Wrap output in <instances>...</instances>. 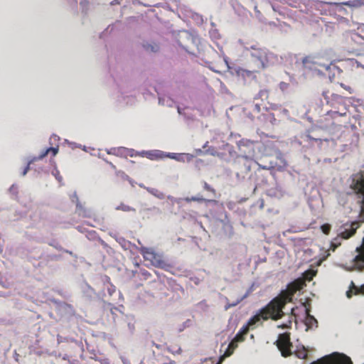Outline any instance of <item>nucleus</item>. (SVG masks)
<instances>
[{
  "instance_id": "f257e3e1",
  "label": "nucleus",
  "mask_w": 364,
  "mask_h": 364,
  "mask_svg": "<svg viewBox=\"0 0 364 364\" xmlns=\"http://www.w3.org/2000/svg\"><path fill=\"white\" fill-rule=\"evenodd\" d=\"M304 285V282L301 279H296L290 283L287 286V289L283 291L279 296L274 298L269 304L262 309L258 314L249 319L247 324L243 326L235 335V341L242 342L244 340V336L249 329L262 324V321L267 320L269 318L273 320L282 318L284 315L282 309L284 305L291 301L294 293L301 289Z\"/></svg>"
},
{
  "instance_id": "f03ea898",
  "label": "nucleus",
  "mask_w": 364,
  "mask_h": 364,
  "mask_svg": "<svg viewBox=\"0 0 364 364\" xmlns=\"http://www.w3.org/2000/svg\"><path fill=\"white\" fill-rule=\"evenodd\" d=\"M303 64L306 69L314 70L319 75L327 76L330 80L335 76L336 66L333 65V60L327 55L307 56L303 59Z\"/></svg>"
},
{
  "instance_id": "7ed1b4c3",
  "label": "nucleus",
  "mask_w": 364,
  "mask_h": 364,
  "mask_svg": "<svg viewBox=\"0 0 364 364\" xmlns=\"http://www.w3.org/2000/svg\"><path fill=\"white\" fill-rule=\"evenodd\" d=\"M359 254L354 259L355 267L358 269L364 268V237L363 244L360 247L356 248ZM353 294L364 295V284L360 286H356L353 282H350L349 290L346 291V296L350 299Z\"/></svg>"
},
{
  "instance_id": "20e7f679",
  "label": "nucleus",
  "mask_w": 364,
  "mask_h": 364,
  "mask_svg": "<svg viewBox=\"0 0 364 364\" xmlns=\"http://www.w3.org/2000/svg\"><path fill=\"white\" fill-rule=\"evenodd\" d=\"M198 39L193 37L191 33L186 31H183L179 34L178 43L183 47L188 53L195 55V50L192 46L197 44Z\"/></svg>"
},
{
  "instance_id": "39448f33",
  "label": "nucleus",
  "mask_w": 364,
  "mask_h": 364,
  "mask_svg": "<svg viewBox=\"0 0 364 364\" xmlns=\"http://www.w3.org/2000/svg\"><path fill=\"white\" fill-rule=\"evenodd\" d=\"M140 252L144 258L151 262L156 267H164L165 262L163 260L161 255L156 253L152 248L141 247Z\"/></svg>"
},
{
  "instance_id": "423d86ee",
  "label": "nucleus",
  "mask_w": 364,
  "mask_h": 364,
  "mask_svg": "<svg viewBox=\"0 0 364 364\" xmlns=\"http://www.w3.org/2000/svg\"><path fill=\"white\" fill-rule=\"evenodd\" d=\"M251 56L258 70L264 69L267 67V53L264 50L254 49Z\"/></svg>"
},
{
  "instance_id": "0eeeda50",
  "label": "nucleus",
  "mask_w": 364,
  "mask_h": 364,
  "mask_svg": "<svg viewBox=\"0 0 364 364\" xmlns=\"http://www.w3.org/2000/svg\"><path fill=\"white\" fill-rule=\"evenodd\" d=\"M277 346L281 351L282 356L287 357L291 354L290 348L291 343H290L289 336L287 333L279 334L277 341Z\"/></svg>"
},
{
  "instance_id": "6e6552de",
  "label": "nucleus",
  "mask_w": 364,
  "mask_h": 364,
  "mask_svg": "<svg viewBox=\"0 0 364 364\" xmlns=\"http://www.w3.org/2000/svg\"><path fill=\"white\" fill-rule=\"evenodd\" d=\"M353 189L358 193L363 196L360 205V220L361 222L364 221V177L359 176L358 178L353 179V182L351 184Z\"/></svg>"
},
{
  "instance_id": "1a4fd4ad",
  "label": "nucleus",
  "mask_w": 364,
  "mask_h": 364,
  "mask_svg": "<svg viewBox=\"0 0 364 364\" xmlns=\"http://www.w3.org/2000/svg\"><path fill=\"white\" fill-rule=\"evenodd\" d=\"M360 224L358 221H353L350 223H346L340 228L339 235L343 239H348L355 234Z\"/></svg>"
},
{
  "instance_id": "9d476101",
  "label": "nucleus",
  "mask_w": 364,
  "mask_h": 364,
  "mask_svg": "<svg viewBox=\"0 0 364 364\" xmlns=\"http://www.w3.org/2000/svg\"><path fill=\"white\" fill-rule=\"evenodd\" d=\"M328 364H352L350 359L343 355L338 353H333L331 355L326 356Z\"/></svg>"
},
{
  "instance_id": "9b49d317",
  "label": "nucleus",
  "mask_w": 364,
  "mask_h": 364,
  "mask_svg": "<svg viewBox=\"0 0 364 364\" xmlns=\"http://www.w3.org/2000/svg\"><path fill=\"white\" fill-rule=\"evenodd\" d=\"M139 154L151 160L165 158V153L159 150L142 151Z\"/></svg>"
},
{
  "instance_id": "f8f14e48",
  "label": "nucleus",
  "mask_w": 364,
  "mask_h": 364,
  "mask_svg": "<svg viewBox=\"0 0 364 364\" xmlns=\"http://www.w3.org/2000/svg\"><path fill=\"white\" fill-rule=\"evenodd\" d=\"M237 341H235V338L228 345V347L224 354L220 358L219 363H220L225 358L230 356L232 353L233 350L237 347Z\"/></svg>"
},
{
  "instance_id": "ddd939ff",
  "label": "nucleus",
  "mask_w": 364,
  "mask_h": 364,
  "mask_svg": "<svg viewBox=\"0 0 364 364\" xmlns=\"http://www.w3.org/2000/svg\"><path fill=\"white\" fill-rule=\"evenodd\" d=\"M249 292H247L245 295L242 296H240L235 301L232 303H227L226 306H225V309L228 310V309L231 307H234L236 305H237L241 301H242L244 299H245L248 296Z\"/></svg>"
},
{
  "instance_id": "4468645a",
  "label": "nucleus",
  "mask_w": 364,
  "mask_h": 364,
  "mask_svg": "<svg viewBox=\"0 0 364 364\" xmlns=\"http://www.w3.org/2000/svg\"><path fill=\"white\" fill-rule=\"evenodd\" d=\"M165 157H168L172 159H175L178 161H182V162L185 161L183 154H173V153H172V154L168 153V154H165Z\"/></svg>"
},
{
  "instance_id": "2eb2a0df",
  "label": "nucleus",
  "mask_w": 364,
  "mask_h": 364,
  "mask_svg": "<svg viewBox=\"0 0 364 364\" xmlns=\"http://www.w3.org/2000/svg\"><path fill=\"white\" fill-rule=\"evenodd\" d=\"M344 5L352 6V7H356V6H360L364 4V0H354V1H349L346 2L342 3Z\"/></svg>"
},
{
  "instance_id": "dca6fc26",
  "label": "nucleus",
  "mask_w": 364,
  "mask_h": 364,
  "mask_svg": "<svg viewBox=\"0 0 364 364\" xmlns=\"http://www.w3.org/2000/svg\"><path fill=\"white\" fill-rule=\"evenodd\" d=\"M75 197L77 199L76 207H77V211L78 212V214L80 215L87 216V214L86 210L84 208V207L82 205V204H80V202L78 201V198L75 193Z\"/></svg>"
},
{
  "instance_id": "f3484780",
  "label": "nucleus",
  "mask_w": 364,
  "mask_h": 364,
  "mask_svg": "<svg viewBox=\"0 0 364 364\" xmlns=\"http://www.w3.org/2000/svg\"><path fill=\"white\" fill-rule=\"evenodd\" d=\"M146 189L147 190V191L149 193H150L151 194H152L153 196H154L155 197L158 198H164V194L161 192H159L157 189H155V188H146Z\"/></svg>"
},
{
  "instance_id": "a211bd4d",
  "label": "nucleus",
  "mask_w": 364,
  "mask_h": 364,
  "mask_svg": "<svg viewBox=\"0 0 364 364\" xmlns=\"http://www.w3.org/2000/svg\"><path fill=\"white\" fill-rule=\"evenodd\" d=\"M184 200L186 201L187 203H190L191 201L201 202V201H204L205 200L203 197L193 196L191 198L187 197V198H184Z\"/></svg>"
},
{
  "instance_id": "6ab92c4d",
  "label": "nucleus",
  "mask_w": 364,
  "mask_h": 364,
  "mask_svg": "<svg viewBox=\"0 0 364 364\" xmlns=\"http://www.w3.org/2000/svg\"><path fill=\"white\" fill-rule=\"evenodd\" d=\"M117 210H122V211H125V212H128V211H131V210H134V208L128 206V205H126L124 204H121L120 205L117 206L116 208Z\"/></svg>"
},
{
  "instance_id": "aec40b11",
  "label": "nucleus",
  "mask_w": 364,
  "mask_h": 364,
  "mask_svg": "<svg viewBox=\"0 0 364 364\" xmlns=\"http://www.w3.org/2000/svg\"><path fill=\"white\" fill-rule=\"evenodd\" d=\"M296 356L301 359H305L307 357V353L304 347H303V350L301 351L296 352Z\"/></svg>"
},
{
  "instance_id": "412c9836",
  "label": "nucleus",
  "mask_w": 364,
  "mask_h": 364,
  "mask_svg": "<svg viewBox=\"0 0 364 364\" xmlns=\"http://www.w3.org/2000/svg\"><path fill=\"white\" fill-rule=\"evenodd\" d=\"M321 229L324 234H328L331 230V225L328 224H324L321 225Z\"/></svg>"
},
{
  "instance_id": "4be33fe9",
  "label": "nucleus",
  "mask_w": 364,
  "mask_h": 364,
  "mask_svg": "<svg viewBox=\"0 0 364 364\" xmlns=\"http://www.w3.org/2000/svg\"><path fill=\"white\" fill-rule=\"evenodd\" d=\"M237 74L239 75H242L243 77H245V75H252V72L251 71H248V70H243V69H240L237 70Z\"/></svg>"
},
{
  "instance_id": "5701e85b",
  "label": "nucleus",
  "mask_w": 364,
  "mask_h": 364,
  "mask_svg": "<svg viewBox=\"0 0 364 364\" xmlns=\"http://www.w3.org/2000/svg\"><path fill=\"white\" fill-rule=\"evenodd\" d=\"M306 320L309 323H312V322H314V323H316V320L314 318V316H311L309 314V311L307 309H306Z\"/></svg>"
},
{
  "instance_id": "b1692460",
  "label": "nucleus",
  "mask_w": 364,
  "mask_h": 364,
  "mask_svg": "<svg viewBox=\"0 0 364 364\" xmlns=\"http://www.w3.org/2000/svg\"><path fill=\"white\" fill-rule=\"evenodd\" d=\"M257 164L259 166V168L264 169V170H269L274 167V165L272 163H270V164L269 166H262L258 163H257Z\"/></svg>"
},
{
  "instance_id": "393cba45",
  "label": "nucleus",
  "mask_w": 364,
  "mask_h": 364,
  "mask_svg": "<svg viewBox=\"0 0 364 364\" xmlns=\"http://www.w3.org/2000/svg\"><path fill=\"white\" fill-rule=\"evenodd\" d=\"M183 156H184V159H185V161H191L193 158V156L192 154H183Z\"/></svg>"
},
{
  "instance_id": "a878e982",
  "label": "nucleus",
  "mask_w": 364,
  "mask_h": 364,
  "mask_svg": "<svg viewBox=\"0 0 364 364\" xmlns=\"http://www.w3.org/2000/svg\"><path fill=\"white\" fill-rule=\"evenodd\" d=\"M315 275V272H306L305 274V278L310 281L313 277Z\"/></svg>"
},
{
  "instance_id": "bb28decb",
  "label": "nucleus",
  "mask_w": 364,
  "mask_h": 364,
  "mask_svg": "<svg viewBox=\"0 0 364 364\" xmlns=\"http://www.w3.org/2000/svg\"><path fill=\"white\" fill-rule=\"evenodd\" d=\"M146 49L147 50H150L152 52H156V51L158 50L159 48H158V46L156 45H155V46H150V45H149L146 47Z\"/></svg>"
},
{
  "instance_id": "cd10ccee",
  "label": "nucleus",
  "mask_w": 364,
  "mask_h": 364,
  "mask_svg": "<svg viewBox=\"0 0 364 364\" xmlns=\"http://www.w3.org/2000/svg\"><path fill=\"white\" fill-rule=\"evenodd\" d=\"M48 149H50V151L52 152L53 156H55L58 154V146H56V147H50V148H48Z\"/></svg>"
},
{
  "instance_id": "c85d7f7f",
  "label": "nucleus",
  "mask_w": 364,
  "mask_h": 364,
  "mask_svg": "<svg viewBox=\"0 0 364 364\" xmlns=\"http://www.w3.org/2000/svg\"><path fill=\"white\" fill-rule=\"evenodd\" d=\"M50 152V149H46L45 151H43L41 155L38 156V159H43L48 153Z\"/></svg>"
},
{
  "instance_id": "c756f323",
  "label": "nucleus",
  "mask_w": 364,
  "mask_h": 364,
  "mask_svg": "<svg viewBox=\"0 0 364 364\" xmlns=\"http://www.w3.org/2000/svg\"><path fill=\"white\" fill-rule=\"evenodd\" d=\"M291 321L289 320L287 323H283L282 325H278L277 327L282 328H287L289 327V325L291 324Z\"/></svg>"
},
{
  "instance_id": "7c9ffc66",
  "label": "nucleus",
  "mask_w": 364,
  "mask_h": 364,
  "mask_svg": "<svg viewBox=\"0 0 364 364\" xmlns=\"http://www.w3.org/2000/svg\"><path fill=\"white\" fill-rule=\"evenodd\" d=\"M204 188L208 191L213 192V189L206 183L204 184Z\"/></svg>"
},
{
  "instance_id": "2f4dec72",
  "label": "nucleus",
  "mask_w": 364,
  "mask_h": 364,
  "mask_svg": "<svg viewBox=\"0 0 364 364\" xmlns=\"http://www.w3.org/2000/svg\"><path fill=\"white\" fill-rule=\"evenodd\" d=\"M29 169H30V165L27 164L26 167L24 168L23 173H22V175L25 176L28 173Z\"/></svg>"
},
{
  "instance_id": "473e14b6",
  "label": "nucleus",
  "mask_w": 364,
  "mask_h": 364,
  "mask_svg": "<svg viewBox=\"0 0 364 364\" xmlns=\"http://www.w3.org/2000/svg\"><path fill=\"white\" fill-rule=\"evenodd\" d=\"M37 160H39L38 159V157H33L32 159H31L28 161V165H31L33 162L37 161Z\"/></svg>"
},
{
  "instance_id": "72a5a7b5",
  "label": "nucleus",
  "mask_w": 364,
  "mask_h": 364,
  "mask_svg": "<svg viewBox=\"0 0 364 364\" xmlns=\"http://www.w3.org/2000/svg\"><path fill=\"white\" fill-rule=\"evenodd\" d=\"M60 139L59 136L55 135V134H53L52 136L50 137V140H53V141H58Z\"/></svg>"
},
{
  "instance_id": "f704fd0d",
  "label": "nucleus",
  "mask_w": 364,
  "mask_h": 364,
  "mask_svg": "<svg viewBox=\"0 0 364 364\" xmlns=\"http://www.w3.org/2000/svg\"><path fill=\"white\" fill-rule=\"evenodd\" d=\"M224 61H225V65H226L227 68H228V69H230V65H229V63H228V61L227 58H224Z\"/></svg>"
},
{
  "instance_id": "c9c22d12",
  "label": "nucleus",
  "mask_w": 364,
  "mask_h": 364,
  "mask_svg": "<svg viewBox=\"0 0 364 364\" xmlns=\"http://www.w3.org/2000/svg\"><path fill=\"white\" fill-rule=\"evenodd\" d=\"M345 89L348 90L350 92H350L351 88L350 87H345Z\"/></svg>"
},
{
  "instance_id": "e433bc0d",
  "label": "nucleus",
  "mask_w": 364,
  "mask_h": 364,
  "mask_svg": "<svg viewBox=\"0 0 364 364\" xmlns=\"http://www.w3.org/2000/svg\"><path fill=\"white\" fill-rule=\"evenodd\" d=\"M242 157H243L244 159H245L246 160L250 159V157H249V156H242Z\"/></svg>"
},
{
  "instance_id": "4c0bfd02",
  "label": "nucleus",
  "mask_w": 364,
  "mask_h": 364,
  "mask_svg": "<svg viewBox=\"0 0 364 364\" xmlns=\"http://www.w3.org/2000/svg\"><path fill=\"white\" fill-rule=\"evenodd\" d=\"M294 308H292V309H291V314H294Z\"/></svg>"
},
{
  "instance_id": "58836bf2",
  "label": "nucleus",
  "mask_w": 364,
  "mask_h": 364,
  "mask_svg": "<svg viewBox=\"0 0 364 364\" xmlns=\"http://www.w3.org/2000/svg\"><path fill=\"white\" fill-rule=\"evenodd\" d=\"M57 178H58V180L59 181H61V177H58Z\"/></svg>"
},
{
  "instance_id": "ea45409f",
  "label": "nucleus",
  "mask_w": 364,
  "mask_h": 364,
  "mask_svg": "<svg viewBox=\"0 0 364 364\" xmlns=\"http://www.w3.org/2000/svg\"><path fill=\"white\" fill-rule=\"evenodd\" d=\"M113 151H112V154H114V151H116V149H113Z\"/></svg>"
},
{
  "instance_id": "a19ab883",
  "label": "nucleus",
  "mask_w": 364,
  "mask_h": 364,
  "mask_svg": "<svg viewBox=\"0 0 364 364\" xmlns=\"http://www.w3.org/2000/svg\"><path fill=\"white\" fill-rule=\"evenodd\" d=\"M113 151H112V154H114V151H116V149H113Z\"/></svg>"
},
{
  "instance_id": "79ce46f5",
  "label": "nucleus",
  "mask_w": 364,
  "mask_h": 364,
  "mask_svg": "<svg viewBox=\"0 0 364 364\" xmlns=\"http://www.w3.org/2000/svg\"><path fill=\"white\" fill-rule=\"evenodd\" d=\"M212 155H215V154L214 152H211L210 153Z\"/></svg>"
}]
</instances>
